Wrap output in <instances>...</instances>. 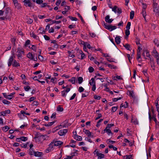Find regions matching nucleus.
Here are the masks:
<instances>
[{
	"label": "nucleus",
	"instance_id": "49530a36",
	"mask_svg": "<svg viewBox=\"0 0 159 159\" xmlns=\"http://www.w3.org/2000/svg\"><path fill=\"white\" fill-rule=\"evenodd\" d=\"M89 72L90 73H92L94 71V69L91 66H90L89 68Z\"/></svg>",
	"mask_w": 159,
	"mask_h": 159
},
{
	"label": "nucleus",
	"instance_id": "bb28decb",
	"mask_svg": "<svg viewBox=\"0 0 159 159\" xmlns=\"http://www.w3.org/2000/svg\"><path fill=\"white\" fill-rule=\"evenodd\" d=\"M134 11H132L130 12V19H132L134 16Z\"/></svg>",
	"mask_w": 159,
	"mask_h": 159
},
{
	"label": "nucleus",
	"instance_id": "4c0bfd02",
	"mask_svg": "<svg viewBox=\"0 0 159 159\" xmlns=\"http://www.w3.org/2000/svg\"><path fill=\"white\" fill-rule=\"evenodd\" d=\"M21 140L23 141H26L28 140L27 137L22 136L20 137Z\"/></svg>",
	"mask_w": 159,
	"mask_h": 159
},
{
	"label": "nucleus",
	"instance_id": "c9c22d12",
	"mask_svg": "<svg viewBox=\"0 0 159 159\" xmlns=\"http://www.w3.org/2000/svg\"><path fill=\"white\" fill-rule=\"evenodd\" d=\"M131 25V23L130 22H128L127 23V25L126 27V30H129Z\"/></svg>",
	"mask_w": 159,
	"mask_h": 159
},
{
	"label": "nucleus",
	"instance_id": "2eb2a0df",
	"mask_svg": "<svg viewBox=\"0 0 159 159\" xmlns=\"http://www.w3.org/2000/svg\"><path fill=\"white\" fill-rule=\"evenodd\" d=\"M43 152H34V155L35 157H40L42 156Z\"/></svg>",
	"mask_w": 159,
	"mask_h": 159
},
{
	"label": "nucleus",
	"instance_id": "5fc2aeb1",
	"mask_svg": "<svg viewBox=\"0 0 159 159\" xmlns=\"http://www.w3.org/2000/svg\"><path fill=\"white\" fill-rule=\"evenodd\" d=\"M39 57L38 58L39 60H40L41 61H43V56L40 55L39 54L38 55Z\"/></svg>",
	"mask_w": 159,
	"mask_h": 159
},
{
	"label": "nucleus",
	"instance_id": "864d4df0",
	"mask_svg": "<svg viewBox=\"0 0 159 159\" xmlns=\"http://www.w3.org/2000/svg\"><path fill=\"white\" fill-rule=\"evenodd\" d=\"M89 34L92 38H94L96 36V34L94 33H91L90 32H89Z\"/></svg>",
	"mask_w": 159,
	"mask_h": 159
},
{
	"label": "nucleus",
	"instance_id": "09e8293b",
	"mask_svg": "<svg viewBox=\"0 0 159 159\" xmlns=\"http://www.w3.org/2000/svg\"><path fill=\"white\" fill-rule=\"evenodd\" d=\"M13 96H12V95L11 94L8 95H7V99L8 100H11L13 98Z\"/></svg>",
	"mask_w": 159,
	"mask_h": 159
},
{
	"label": "nucleus",
	"instance_id": "dca6fc26",
	"mask_svg": "<svg viewBox=\"0 0 159 159\" xmlns=\"http://www.w3.org/2000/svg\"><path fill=\"white\" fill-rule=\"evenodd\" d=\"M97 156L98 157V159H101L104 157V154L100 152H98Z\"/></svg>",
	"mask_w": 159,
	"mask_h": 159
},
{
	"label": "nucleus",
	"instance_id": "79ce46f5",
	"mask_svg": "<svg viewBox=\"0 0 159 159\" xmlns=\"http://www.w3.org/2000/svg\"><path fill=\"white\" fill-rule=\"evenodd\" d=\"M117 7L116 6H115L113 7V8H112V11H114L115 13H116L117 9Z\"/></svg>",
	"mask_w": 159,
	"mask_h": 159
},
{
	"label": "nucleus",
	"instance_id": "473e14b6",
	"mask_svg": "<svg viewBox=\"0 0 159 159\" xmlns=\"http://www.w3.org/2000/svg\"><path fill=\"white\" fill-rule=\"evenodd\" d=\"M33 22V19L29 18L27 19V22L28 24H31Z\"/></svg>",
	"mask_w": 159,
	"mask_h": 159
},
{
	"label": "nucleus",
	"instance_id": "39448f33",
	"mask_svg": "<svg viewBox=\"0 0 159 159\" xmlns=\"http://www.w3.org/2000/svg\"><path fill=\"white\" fill-rule=\"evenodd\" d=\"M67 129H64L59 130L58 132V134L60 136H63L65 135L67 133Z\"/></svg>",
	"mask_w": 159,
	"mask_h": 159
},
{
	"label": "nucleus",
	"instance_id": "4468645a",
	"mask_svg": "<svg viewBox=\"0 0 159 159\" xmlns=\"http://www.w3.org/2000/svg\"><path fill=\"white\" fill-rule=\"evenodd\" d=\"M89 84L91 86H93L95 84H96V82L94 80V78H92L89 82Z\"/></svg>",
	"mask_w": 159,
	"mask_h": 159
},
{
	"label": "nucleus",
	"instance_id": "7c9ffc66",
	"mask_svg": "<svg viewBox=\"0 0 159 159\" xmlns=\"http://www.w3.org/2000/svg\"><path fill=\"white\" fill-rule=\"evenodd\" d=\"M142 14L143 16V17L144 18L145 20V17L146 15V11L144 10H142Z\"/></svg>",
	"mask_w": 159,
	"mask_h": 159
},
{
	"label": "nucleus",
	"instance_id": "a18cd8bd",
	"mask_svg": "<svg viewBox=\"0 0 159 159\" xmlns=\"http://www.w3.org/2000/svg\"><path fill=\"white\" fill-rule=\"evenodd\" d=\"M117 109V107H112L111 111L112 112H115Z\"/></svg>",
	"mask_w": 159,
	"mask_h": 159
},
{
	"label": "nucleus",
	"instance_id": "a878e982",
	"mask_svg": "<svg viewBox=\"0 0 159 159\" xmlns=\"http://www.w3.org/2000/svg\"><path fill=\"white\" fill-rule=\"evenodd\" d=\"M123 159H132L131 155H127L123 156Z\"/></svg>",
	"mask_w": 159,
	"mask_h": 159
},
{
	"label": "nucleus",
	"instance_id": "4d7b16f0",
	"mask_svg": "<svg viewBox=\"0 0 159 159\" xmlns=\"http://www.w3.org/2000/svg\"><path fill=\"white\" fill-rule=\"evenodd\" d=\"M122 12L121 9L120 8H118L117 9V12L118 14H120Z\"/></svg>",
	"mask_w": 159,
	"mask_h": 159
},
{
	"label": "nucleus",
	"instance_id": "f3484780",
	"mask_svg": "<svg viewBox=\"0 0 159 159\" xmlns=\"http://www.w3.org/2000/svg\"><path fill=\"white\" fill-rule=\"evenodd\" d=\"M115 42L117 44H119L120 43V39L119 36H116L115 38Z\"/></svg>",
	"mask_w": 159,
	"mask_h": 159
},
{
	"label": "nucleus",
	"instance_id": "ddd939ff",
	"mask_svg": "<svg viewBox=\"0 0 159 159\" xmlns=\"http://www.w3.org/2000/svg\"><path fill=\"white\" fill-rule=\"evenodd\" d=\"M12 66L13 67H16L20 66V64L16 60H15L13 62Z\"/></svg>",
	"mask_w": 159,
	"mask_h": 159
},
{
	"label": "nucleus",
	"instance_id": "a211bd4d",
	"mask_svg": "<svg viewBox=\"0 0 159 159\" xmlns=\"http://www.w3.org/2000/svg\"><path fill=\"white\" fill-rule=\"evenodd\" d=\"M30 35L31 37H33L34 38L36 39H39V37L35 34L33 32H32V33H30Z\"/></svg>",
	"mask_w": 159,
	"mask_h": 159
},
{
	"label": "nucleus",
	"instance_id": "052dcab7",
	"mask_svg": "<svg viewBox=\"0 0 159 159\" xmlns=\"http://www.w3.org/2000/svg\"><path fill=\"white\" fill-rule=\"evenodd\" d=\"M76 96V93H74L73 94V95L70 97V100H71L74 99L75 97Z\"/></svg>",
	"mask_w": 159,
	"mask_h": 159
},
{
	"label": "nucleus",
	"instance_id": "37998d69",
	"mask_svg": "<svg viewBox=\"0 0 159 159\" xmlns=\"http://www.w3.org/2000/svg\"><path fill=\"white\" fill-rule=\"evenodd\" d=\"M114 126V125L113 124H108L107 126L106 127V128H109V129H110V128H111L113 126Z\"/></svg>",
	"mask_w": 159,
	"mask_h": 159
},
{
	"label": "nucleus",
	"instance_id": "b1692460",
	"mask_svg": "<svg viewBox=\"0 0 159 159\" xmlns=\"http://www.w3.org/2000/svg\"><path fill=\"white\" fill-rule=\"evenodd\" d=\"M27 57L29 58V59H30L32 60L33 59V57H34V56L30 52H29L27 55Z\"/></svg>",
	"mask_w": 159,
	"mask_h": 159
},
{
	"label": "nucleus",
	"instance_id": "6e6d98bb",
	"mask_svg": "<svg viewBox=\"0 0 159 159\" xmlns=\"http://www.w3.org/2000/svg\"><path fill=\"white\" fill-rule=\"evenodd\" d=\"M107 141H108V142L107 143L108 144H110V143H115V141L111 140L110 139H108L107 140Z\"/></svg>",
	"mask_w": 159,
	"mask_h": 159
},
{
	"label": "nucleus",
	"instance_id": "f257e3e1",
	"mask_svg": "<svg viewBox=\"0 0 159 159\" xmlns=\"http://www.w3.org/2000/svg\"><path fill=\"white\" fill-rule=\"evenodd\" d=\"M102 23L105 28L107 30H109L111 31L116 29L117 28L116 26H112L111 25H108L105 23L104 21H103V22Z\"/></svg>",
	"mask_w": 159,
	"mask_h": 159
},
{
	"label": "nucleus",
	"instance_id": "8fccbe9b",
	"mask_svg": "<svg viewBox=\"0 0 159 159\" xmlns=\"http://www.w3.org/2000/svg\"><path fill=\"white\" fill-rule=\"evenodd\" d=\"M156 107L158 112H159V105L158 104V101L156 102Z\"/></svg>",
	"mask_w": 159,
	"mask_h": 159
},
{
	"label": "nucleus",
	"instance_id": "f03ea898",
	"mask_svg": "<svg viewBox=\"0 0 159 159\" xmlns=\"http://www.w3.org/2000/svg\"><path fill=\"white\" fill-rule=\"evenodd\" d=\"M17 56L18 58H19L22 57V54H23L24 53V52L23 50L21 49L20 48H17Z\"/></svg>",
	"mask_w": 159,
	"mask_h": 159
},
{
	"label": "nucleus",
	"instance_id": "7ed1b4c3",
	"mask_svg": "<svg viewBox=\"0 0 159 159\" xmlns=\"http://www.w3.org/2000/svg\"><path fill=\"white\" fill-rule=\"evenodd\" d=\"M54 146L53 142H51L49 144V147L47 149L46 152H49L53 150V147Z\"/></svg>",
	"mask_w": 159,
	"mask_h": 159
},
{
	"label": "nucleus",
	"instance_id": "0e129e2a",
	"mask_svg": "<svg viewBox=\"0 0 159 159\" xmlns=\"http://www.w3.org/2000/svg\"><path fill=\"white\" fill-rule=\"evenodd\" d=\"M102 116V114L101 113L98 114V116L96 118L95 120H98Z\"/></svg>",
	"mask_w": 159,
	"mask_h": 159
},
{
	"label": "nucleus",
	"instance_id": "c03bdc74",
	"mask_svg": "<svg viewBox=\"0 0 159 159\" xmlns=\"http://www.w3.org/2000/svg\"><path fill=\"white\" fill-rule=\"evenodd\" d=\"M77 15L80 18V19H81V21L82 22H84V20H83V18H82V16L79 13H78L77 14Z\"/></svg>",
	"mask_w": 159,
	"mask_h": 159
},
{
	"label": "nucleus",
	"instance_id": "bf43d9fd",
	"mask_svg": "<svg viewBox=\"0 0 159 159\" xmlns=\"http://www.w3.org/2000/svg\"><path fill=\"white\" fill-rule=\"evenodd\" d=\"M9 128L8 126H5L3 127V130L5 131V132L7 131L9 129Z\"/></svg>",
	"mask_w": 159,
	"mask_h": 159
},
{
	"label": "nucleus",
	"instance_id": "393cba45",
	"mask_svg": "<svg viewBox=\"0 0 159 159\" xmlns=\"http://www.w3.org/2000/svg\"><path fill=\"white\" fill-rule=\"evenodd\" d=\"M76 78L74 77H73L71 79L69 80V81L71 82L72 84H74L75 82Z\"/></svg>",
	"mask_w": 159,
	"mask_h": 159
},
{
	"label": "nucleus",
	"instance_id": "412c9836",
	"mask_svg": "<svg viewBox=\"0 0 159 159\" xmlns=\"http://www.w3.org/2000/svg\"><path fill=\"white\" fill-rule=\"evenodd\" d=\"M55 121H53L51 122H49L48 123V124H43V125L45 126H51L55 122Z\"/></svg>",
	"mask_w": 159,
	"mask_h": 159
},
{
	"label": "nucleus",
	"instance_id": "6e6552de",
	"mask_svg": "<svg viewBox=\"0 0 159 159\" xmlns=\"http://www.w3.org/2000/svg\"><path fill=\"white\" fill-rule=\"evenodd\" d=\"M110 16L109 15H107L105 17V20L106 22L108 23V24H111L113 21V20L112 19H110Z\"/></svg>",
	"mask_w": 159,
	"mask_h": 159
},
{
	"label": "nucleus",
	"instance_id": "f8f14e48",
	"mask_svg": "<svg viewBox=\"0 0 159 159\" xmlns=\"http://www.w3.org/2000/svg\"><path fill=\"white\" fill-rule=\"evenodd\" d=\"M75 134L74 135V138L75 139H76L77 140L81 141L82 140V137L78 135H76V131L75 132Z\"/></svg>",
	"mask_w": 159,
	"mask_h": 159
},
{
	"label": "nucleus",
	"instance_id": "cd10ccee",
	"mask_svg": "<svg viewBox=\"0 0 159 159\" xmlns=\"http://www.w3.org/2000/svg\"><path fill=\"white\" fill-rule=\"evenodd\" d=\"M125 36L127 37L130 34V31L129 30H125ZM125 39H126L127 38V37H125Z\"/></svg>",
	"mask_w": 159,
	"mask_h": 159
},
{
	"label": "nucleus",
	"instance_id": "603ef678",
	"mask_svg": "<svg viewBox=\"0 0 159 159\" xmlns=\"http://www.w3.org/2000/svg\"><path fill=\"white\" fill-rule=\"evenodd\" d=\"M61 93L63 97H66L67 93L65 90H63L61 91Z\"/></svg>",
	"mask_w": 159,
	"mask_h": 159
},
{
	"label": "nucleus",
	"instance_id": "9b49d317",
	"mask_svg": "<svg viewBox=\"0 0 159 159\" xmlns=\"http://www.w3.org/2000/svg\"><path fill=\"white\" fill-rule=\"evenodd\" d=\"M104 131L107 133L108 135H110L111 134V136H112L113 133L110 129L106 127L105 129H104Z\"/></svg>",
	"mask_w": 159,
	"mask_h": 159
},
{
	"label": "nucleus",
	"instance_id": "72a5a7b5",
	"mask_svg": "<svg viewBox=\"0 0 159 159\" xmlns=\"http://www.w3.org/2000/svg\"><path fill=\"white\" fill-rule=\"evenodd\" d=\"M2 102L5 104H9L11 102L6 100L4 99L2 100Z\"/></svg>",
	"mask_w": 159,
	"mask_h": 159
},
{
	"label": "nucleus",
	"instance_id": "aec40b11",
	"mask_svg": "<svg viewBox=\"0 0 159 159\" xmlns=\"http://www.w3.org/2000/svg\"><path fill=\"white\" fill-rule=\"evenodd\" d=\"M123 46L125 48L128 50H130V45L129 44L126 43L125 44H124Z\"/></svg>",
	"mask_w": 159,
	"mask_h": 159
},
{
	"label": "nucleus",
	"instance_id": "9d476101",
	"mask_svg": "<svg viewBox=\"0 0 159 159\" xmlns=\"http://www.w3.org/2000/svg\"><path fill=\"white\" fill-rule=\"evenodd\" d=\"M83 132L87 135L88 137H93V135H91V132L89 131V130L84 129H83Z\"/></svg>",
	"mask_w": 159,
	"mask_h": 159
},
{
	"label": "nucleus",
	"instance_id": "c85d7f7f",
	"mask_svg": "<svg viewBox=\"0 0 159 159\" xmlns=\"http://www.w3.org/2000/svg\"><path fill=\"white\" fill-rule=\"evenodd\" d=\"M124 141L125 143H129V144L130 146H132L133 144V143L132 142H130L128 140L126 139H124Z\"/></svg>",
	"mask_w": 159,
	"mask_h": 159
},
{
	"label": "nucleus",
	"instance_id": "a19ab883",
	"mask_svg": "<svg viewBox=\"0 0 159 159\" xmlns=\"http://www.w3.org/2000/svg\"><path fill=\"white\" fill-rule=\"evenodd\" d=\"M24 89L25 91H27L31 89V88L29 86H27L24 87Z\"/></svg>",
	"mask_w": 159,
	"mask_h": 159
},
{
	"label": "nucleus",
	"instance_id": "5701e85b",
	"mask_svg": "<svg viewBox=\"0 0 159 159\" xmlns=\"http://www.w3.org/2000/svg\"><path fill=\"white\" fill-rule=\"evenodd\" d=\"M35 152V151L34 150V149L33 148L30 149V152H29V154L30 155H34V152Z\"/></svg>",
	"mask_w": 159,
	"mask_h": 159
},
{
	"label": "nucleus",
	"instance_id": "1a4fd4ad",
	"mask_svg": "<svg viewBox=\"0 0 159 159\" xmlns=\"http://www.w3.org/2000/svg\"><path fill=\"white\" fill-rule=\"evenodd\" d=\"M54 146H60L63 144V142L61 141H53Z\"/></svg>",
	"mask_w": 159,
	"mask_h": 159
},
{
	"label": "nucleus",
	"instance_id": "6ab92c4d",
	"mask_svg": "<svg viewBox=\"0 0 159 159\" xmlns=\"http://www.w3.org/2000/svg\"><path fill=\"white\" fill-rule=\"evenodd\" d=\"M42 135H41L40 133L39 132H37L36 133V134L35 135V137H34V139L37 138H41V136Z\"/></svg>",
	"mask_w": 159,
	"mask_h": 159
},
{
	"label": "nucleus",
	"instance_id": "20e7f679",
	"mask_svg": "<svg viewBox=\"0 0 159 159\" xmlns=\"http://www.w3.org/2000/svg\"><path fill=\"white\" fill-rule=\"evenodd\" d=\"M153 11L157 13H158L159 12V6L157 3L156 2L153 3Z\"/></svg>",
	"mask_w": 159,
	"mask_h": 159
},
{
	"label": "nucleus",
	"instance_id": "774afa93",
	"mask_svg": "<svg viewBox=\"0 0 159 159\" xmlns=\"http://www.w3.org/2000/svg\"><path fill=\"white\" fill-rule=\"evenodd\" d=\"M70 7L69 6H65V8H64V9L65 10V11H68L70 9Z\"/></svg>",
	"mask_w": 159,
	"mask_h": 159
},
{
	"label": "nucleus",
	"instance_id": "c756f323",
	"mask_svg": "<svg viewBox=\"0 0 159 159\" xmlns=\"http://www.w3.org/2000/svg\"><path fill=\"white\" fill-rule=\"evenodd\" d=\"M57 110L58 111L61 112L63 111V108L59 105L57 107Z\"/></svg>",
	"mask_w": 159,
	"mask_h": 159
},
{
	"label": "nucleus",
	"instance_id": "338daca9",
	"mask_svg": "<svg viewBox=\"0 0 159 159\" xmlns=\"http://www.w3.org/2000/svg\"><path fill=\"white\" fill-rule=\"evenodd\" d=\"M81 52L80 53L81 54V59H82L84 58V57L85 56V55L82 51H81Z\"/></svg>",
	"mask_w": 159,
	"mask_h": 159
},
{
	"label": "nucleus",
	"instance_id": "0eeeda50",
	"mask_svg": "<svg viewBox=\"0 0 159 159\" xmlns=\"http://www.w3.org/2000/svg\"><path fill=\"white\" fill-rule=\"evenodd\" d=\"M23 2L24 3V5L25 6L29 7H32V4L30 0H24Z\"/></svg>",
	"mask_w": 159,
	"mask_h": 159
},
{
	"label": "nucleus",
	"instance_id": "423d86ee",
	"mask_svg": "<svg viewBox=\"0 0 159 159\" xmlns=\"http://www.w3.org/2000/svg\"><path fill=\"white\" fill-rule=\"evenodd\" d=\"M15 60L14 59L13 56H10L8 60V67L10 66L11 65H12L13 62Z\"/></svg>",
	"mask_w": 159,
	"mask_h": 159
},
{
	"label": "nucleus",
	"instance_id": "4be33fe9",
	"mask_svg": "<svg viewBox=\"0 0 159 159\" xmlns=\"http://www.w3.org/2000/svg\"><path fill=\"white\" fill-rule=\"evenodd\" d=\"M14 5L15 8L18 9H20L21 7L20 5L19 4L18 2H16V3H14Z\"/></svg>",
	"mask_w": 159,
	"mask_h": 159
},
{
	"label": "nucleus",
	"instance_id": "de8ad7c7",
	"mask_svg": "<svg viewBox=\"0 0 159 159\" xmlns=\"http://www.w3.org/2000/svg\"><path fill=\"white\" fill-rule=\"evenodd\" d=\"M84 90V89L82 87H80L78 89V91L80 93L83 92Z\"/></svg>",
	"mask_w": 159,
	"mask_h": 159
},
{
	"label": "nucleus",
	"instance_id": "ea45409f",
	"mask_svg": "<svg viewBox=\"0 0 159 159\" xmlns=\"http://www.w3.org/2000/svg\"><path fill=\"white\" fill-rule=\"evenodd\" d=\"M68 17L72 21H77V19L76 17L69 16Z\"/></svg>",
	"mask_w": 159,
	"mask_h": 159
},
{
	"label": "nucleus",
	"instance_id": "58836bf2",
	"mask_svg": "<svg viewBox=\"0 0 159 159\" xmlns=\"http://www.w3.org/2000/svg\"><path fill=\"white\" fill-rule=\"evenodd\" d=\"M103 120V119H100L98 121L96 125L97 127H98L100 125V122L102 121Z\"/></svg>",
	"mask_w": 159,
	"mask_h": 159
},
{
	"label": "nucleus",
	"instance_id": "e433bc0d",
	"mask_svg": "<svg viewBox=\"0 0 159 159\" xmlns=\"http://www.w3.org/2000/svg\"><path fill=\"white\" fill-rule=\"evenodd\" d=\"M141 57L140 52V51H138L137 57V59L139 60V59L141 58Z\"/></svg>",
	"mask_w": 159,
	"mask_h": 159
},
{
	"label": "nucleus",
	"instance_id": "f704fd0d",
	"mask_svg": "<svg viewBox=\"0 0 159 159\" xmlns=\"http://www.w3.org/2000/svg\"><path fill=\"white\" fill-rule=\"evenodd\" d=\"M78 83L81 84L83 81V78L82 77H80L78 78Z\"/></svg>",
	"mask_w": 159,
	"mask_h": 159
},
{
	"label": "nucleus",
	"instance_id": "2f4dec72",
	"mask_svg": "<svg viewBox=\"0 0 159 159\" xmlns=\"http://www.w3.org/2000/svg\"><path fill=\"white\" fill-rule=\"evenodd\" d=\"M108 66L111 69H116L117 68V66L115 65H111V64H108Z\"/></svg>",
	"mask_w": 159,
	"mask_h": 159
},
{
	"label": "nucleus",
	"instance_id": "69168bd1",
	"mask_svg": "<svg viewBox=\"0 0 159 159\" xmlns=\"http://www.w3.org/2000/svg\"><path fill=\"white\" fill-rule=\"evenodd\" d=\"M94 98L96 99L99 100L101 98V97L99 96L95 95L94 97Z\"/></svg>",
	"mask_w": 159,
	"mask_h": 159
},
{
	"label": "nucleus",
	"instance_id": "e2e57ef3",
	"mask_svg": "<svg viewBox=\"0 0 159 159\" xmlns=\"http://www.w3.org/2000/svg\"><path fill=\"white\" fill-rule=\"evenodd\" d=\"M142 8L143 10H146L147 8V5L143 3H142Z\"/></svg>",
	"mask_w": 159,
	"mask_h": 159
},
{
	"label": "nucleus",
	"instance_id": "680f3d73",
	"mask_svg": "<svg viewBox=\"0 0 159 159\" xmlns=\"http://www.w3.org/2000/svg\"><path fill=\"white\" fill-rule=\"evenodd\" d=\"M32 49L35 52H36V47L34 45H32V47H31Z\"/></svg>",
	"mask_w": 159,
	"mask_h": 159
},
{
	"label": "nucleus",
	"instance_id": "13d9d810",
	"mask_svg": "<svg viewBox=\"0 0 159 159\" xmlns=\"http://www.w3.org/2000/svg\"><path fill=\"white\" fill-rule=\"evenodd\" d=\"M30 40H27L26 41L25 44V46H26L27 45H29L30 44Z\"/></svg>",
	"mask_w": 159,
	"mask_h": 159
},
{
	"label": "nucleus",
	"instance_id": "3c124183",
	"mask_svg": "<svg viewBox=\"0 0 159 159\" xmlns=\"http://www.w3.org/2000/svg\"><path fill=\"white\" fill-rule=\"evenodd\" d=\"M36 2L37 3L39 4H41L43 2V0H36Z\"/></svg>",
	"mask_w": 159,
	"mask_h": 159
}]
</instances>
